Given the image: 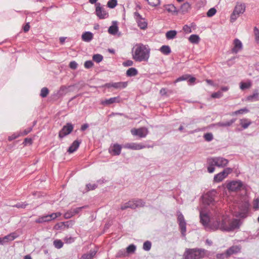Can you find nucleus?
<instances>
[{"mask_svg": "<svg viewBox=\"0 0 259 259\" xmlns=\"http://www.w3.org/2000/svg\"><path fill=\"white\" fill-rule=\"evenodd\" d=\"M233 170L231 168H226L223 171L215 175L213 178L214 182H220L222 181L227 176L232 172Z\"/></svg>", "mask_w": 259, "mask_h": 259, "instance_id": "6e6552de", "label": "nucleus"}, {"mask_svg": "<svg viewBox=\"0 0 259 259\" xmlns=\"http://www.w3.org/2000/svg\"><path fill=\"white\" fill-rule=\"evenodd\" d=\"M241 250V247L238 245H234L229 248L226 251L227 257L230 256L233 254L238 253Z\"/></svg>", "mask_w": 259, "mask_h": 259, "instance_id": "f3484780", "label": "nucleus"}, {"mask_svg": "<svg viewBox=\"0 0 259 259\" xmlns=\"http://www.w3.org/2000/svg\"><path fill=\"white\" fill-rule=\"evenodd\" d=\"M84 66L86 68H90L93 66V63L92 61H87L85 62Z\"/></svg>", "mask_w": 259, "mask_h": 259, "instance_id": "4d7b16f0", "label": "nucleus"}, {"mask_svg": "<svg viewBox=\"0 0 259 259\" xmlns=\"http://www.w3.org/2000/svg\"><path fill=\"white\" fill-rule=\"evenodd\" d=\"M151 243L150 241H147L144 243L143 249L145 250L149 251L151 249Z\"/></svg>", "mask_w": 259, "mask_h": 259, "instance_id": "49530a36", "label": "nucleus"}, {"mask_svg": "<svg viewBox=\"0 0 259 259\" xmlns=\"http://www.w3.org/2000/svg\"><path fill=\"white\" fill-rule=\"evenodd\" d=\"M17 237V236L15 235V233H12L3 238L0 237V244H4L9 241H13Z\"/></svg>", "mask_w": 259, "mask_h": 259, "instance_id": "aec40b11", "label": "nucleus"}, {"mask_svg": "<svg viewBox=\"0 0 259 259\" xmlns=\"http://www.w3.org/2000/svg\"><path fill=\"white\" fill-rule=\"evenodd\" d=\"M121 146L119 144H114L113 146L110 147L109 152L114 155H118L120 154Z\"/></svg>", "mask_w": 259, "mask_h": 259, "instance_id": "412c9836", "label": "nucleus"}, {"mask_svg": "<svg viewBox=\"0 0 259 259\" xmlns=\"http://www.w3.org/2000/svg\"><path fill=\"white\" fill-rule=\"evenodd\" d=\"M134 203L135 209L138 207H142L145 206V202L141 199H133Z\"/></svg>", "mask_w": 259, "mask_h": 259, "instance_id": "7c9ffc66", "label": "nucleus"}, {"mask_svg": "<svg viewBox=\"0 0 259 259\" xmlns=\"http://www.w3.org/2000/svg\"><path fill=\"white\" fill-rule=\"evenodd\" d=\"M123 65L124 66H131L133 65V61L132 60H127L123 63Z\"/></svg>", "mask_w": 259, "mask_h": 259, "instance_id": "052dcab7", "label": "nucleus"}, {"mask_svg": "<svg viewBox=\"0 0 259 259\" xmlns=\"http://www.w3.org/2000/svg\"><path fill=\"white\" fill-rule=\"evenodd\" d=\"M129 208L134 209H135L133 200H130L128 202L122 204L120 207V209L121 210H124Z\"/></svg>", "mask_w": 259, "mask_h": 259, "instance_id": "bb28decb", "label": "nucleus"}, {"mask_svg": "<svg viewBox=\"0 0 259 259\" xmlns=\"http://www.w3.org/2000/svg\"><path fill=\"white\" fill-rule=\"evenodd\" d=\"M61 213L60 212L53 213L51 214L39 217L35 220V223L39 224L49 222L55 219L57 217L61 216Z\"/></svg>", "mask_w": 259, "mask_h": 259, "instance_id": "0eeeda50", "label": "nucleus"}, {"mask_svg": "<svg viewBox=\"0 0 259 259\" xmlns=\"http://www.w3.org/2000/svg\"><path fill=\"white\" fill-rule=\"evenodd\" d=\"M103 59V56L100 54H95L93 56V60L97 63H100Z\"/></svg>", "mask_w": 259, "mask_h": 259, "instance_id": "37998d69", "label": "nucleus"}, {"mask_svg": "<svg viewBox=\"0 0 259 259\" xmlns=\"http://www.w3.org/2000/svg\"><path fill=\"white\" fill-rule=\"evenodd\" d=\"M178 223L185 222L183 215L180 212L178 215Z\"/></svg>", "mask_w": 259, "mask_h": 259, "instance_id": "13d9d810", "label": "nucleus"}, {"mask_svg": "<svg viewBox=\"0 0 259 259\" xmlns=\"http://www.w3.org/2000/svg\"><path fill=\"white\" fill-rule=\"evenodd\" d=\"M217 257L218 258H220V259H223V258H224L225 257L227 258V257L226 252H225V253H221V254H217Z\"/></svg>", "mask_w": 259, "mask_h": 259, "instance_id": "69168bd1", "label": "nucleus"}, {"mask_svg": "<svg viewBox=\"0 0 259 259\" xmlns=\"http://www.w3.org/2000/svg\"><path fill=\"white\" fill-rule=\"evenodd\" d=\"M80 145V142L77 140L74 141L71 145L69 147L67 152L69 153H72L75 151L78 148Z\"/></svg>", "mask_w": 259, "mask_h": 259, "instance_id": "b1692460", "label": "nucleus"}, {"mask_svg": "<svg viewBox=\"0 0 259 259\" xmlns=\"http://www.w3.org/2000/svg\"><path fill=\"white\" fill-rule=\"evenodd\" d=\"M188 82L189 83H190V84H192L193 83H194V82L196 80V78L195 77H189L188 78Z\"/></svg>", "mask_w": 259, "mask_h": 259, "instance_id": "338daca9", "label": "nucleus"}, {"mask_svg": "<svg viewBox=\"0 0 259 259\" xmlns=\"http://www.w3.org/2000/svg\"><path fill=\"white\" fill-rule=\"evenodd\" d=\"M126 74L128 76H134L138 74V71L135 68H130L126 71Z\"/></svg>", "mask_w": 259, "mask_h": 259, "instance_id": "e433bc0d", "label": "nucleus"}, {"mask_svg": "<svg viewBox=\"0 0 259 259\" xmlns=\"http://www.w3.org/2000/svg\"><path fill=\"white\" fill-rule=\"evenodd\" d=\"M127 85V82H118L113 83H108L105 84V86L108 88L113 87L116 89H123Z\"/></svg>", "mask_w": 259, "mask_h": 259, "instance_id": "4468645a", "label": "nucleus"}, {"mask_svg": "<svg viewBox=\"0 0 259 259\" xmlns=\"http://www.w3.org/2000/svg\"><path fill=\"white\" fill-rule=\"evenodd\" d=\"M121 101V99L120 97L117 96L116 97L111 98L108 99H106L105 100H102L101 102V104L104 106H109L111 104L115 103H119Z\"/></svg>", "mask_w": 259, "mask_h": 259, "instance_id": "2eb2a0df", "label": "nucleus"}, {"mask_svg": "<svg viewBox=\"0 0 259 259\" xmlns=\"http://www.w3.org/2000/svg\"><path fill=\"white\" fill-rule=\"evenodd\" d=\"M20 136V134H14L12 135V136H9V138H8V140L9 141H12V140L16 139L17 138H18Z\"/></svg>", "mask_w": 259, "mask_h": 259, "instance_id": "680f3d73", "label": "nucleus"}, {"mask_svg": "<svg viewBox=\"0 0 259 259\" xmlns=\"http://www.w3.org/2000/svg\"><path fill=\"white\" fill-rule=\"evenodd\" d=\"M179 227L181 231V233L183 236L185 235L186 232V222L179 223Z\"/></svg>", "mask_w": 259, "mask_h": 259, "instance_id": "58836bf2", "label": "nucleus"}, {"mask_svg": "<svg viewBox=\"0 0 259 259\" xmlns=\"http://www.w3.org/2000/svg\"><path fill=\"white\" fill-rule=\"evenodd\" d=\"M190 77V75H184L182 76L179 77L175 81L174 83H176L178 82L181 81L183 80H187Z\"/></svg>", "mask_w": 259, "mask_h": 259, "instance_id": "09e8293b", "label": "nucleus"}, {"mask_svg": "<svg viewBox=\"0 0 259 259\" xmlns=\"http://www.w3.org/2000/svg\"><path fill=\"white\" fill-rule=\"evenodd\" d=\"M236 119H232L230 121H226V122H220L216 124V125L220 126H230L233 123L235 122ZM215 125V124H213V126Z\"/></svg>", "mask_w": 259, "mask_h": 259, "instance_id": "2f4dec72", "label": "nucleus"}, {"mask_svg": "<svg viewBox=\"0 0 259 259\" xmlns=\"http://www.w3.org/2000/svg\"><path fill=\"white\" fill-rule=\"evenodd\" d=\"M245 10V6L244 4H238L236 6L235 9L231 15L230 21L234 22L239 17L241 14H243Z\"/></svg>", "mask_w": 259, "mask_h": 259, "instance_id": "39448f33", "label": "nucleus"}, {"mask_svg": "<svg viewBox=\"0 0 259 259\" xmlns=\"http://www.w3.org/2000/svg\"><path fill=\"white\" fill-rule=\"evenodd\" d=\"M134 17L136 20L142 18L141 15L137 12L134 13Z\"/></svg>", "mask_w": 259, "mask_h": 259, "instance_id": "774afa93", "label": "nucleus"}, {"mask_svg": "<svg viewBox=\"0 0 259 259\" xmlns=\"http://www.w3.org/2000/svg\"><path fill=\"white\" fill-rule=\"evenodd\" d=\"M251 121L247 118L240 119V124L243 129L247 128L251 124Z\"/></svg>", "mask_w": 259, "mask_h": 259, "instance_id": "c85d7f7f", "label": "nucleus"}, {"mask_svg": "<svg viewBox=\"0 0 259 259\" xmlns=\"http://www.w3.org/2000/svg\"><path fill=\"white\" fill-rule=\"evenodd\" d=\"M82 39L86 42L90 41L93 38V34L90 32H85L82 34Z\"/></svg>", "mask_w": 259, "mask_h": 259, "instance_id": "cd10ccee", "label": "nucleus"}, {"mask_svg": "<svg viewBox=\"0 0 259 259\" xmlns=\"http://www.w3.org/2000/svg\"><path fill=\"white\" fill-rule=\"evenodd\" d=\"M132 58L136 62H147L150 57V49L147 45L137 44L132 50Z\"/></svg>", "mask_w": 259, "mask_h": 259, "instance_id": "f03ea898", "label": "nucleus"}, {"mask_svg": "<svg viewBox=\"0 0 259 259\" xmlns=\"http://www.w3.org/2000/svg\"><path fill=\"white\" fill-rule=\"evenodd\" d=\"M136 248V247L135 245L131 244L126 248V251L128 253H133L135 252Z\"/></svg>", "mask_w": 259, "mask_h": 259, "instance_id": "8fccbe9b", "label": "nucleus"}, {"mask_svg": "<svg viewBox=\"0 0 259 259\" xmlns=\"http://www.w3.org/2000/svg\"><path fill=\"white\" fill-rule=\"evenodd\" d=\"M69 67L72 69H75L77 67V64L75 61H72L69 64Z\"/></svg>", "mask_w": 259, "mask_h": 259, "instance_id": "bf43d9fd", "label": "nucleus"}, {"mask_svg": "<svg viewBox=\"0 0 259 259\" xmlns=\"http://www.w3.org/2000/svg\"><path fill=\"white\" fill-rule=\"evenodd\" d=\"M210 194L209 192L202 196V203L204 205V208L200 212V222L206 228L209 229L210 218L208 213L205 212L206 207L209 206L210 203Z\"/></svg>", "mask_w": 259, "mask_h": 259, "instance_id": "7ed1b4c3", "label": "nucleus"}, {"mask_svg": "<svg viewBox=\"0 0 259 259\" xmlns=\"http://www.w3.org/2000/svg\"><path fill=\"white\" fill-rule=\"evenodd\" d=\"M96 13L97 16L100 19H105L108 16V13L105 11V9L100 6L99 3L96 4Z\"/></svg>", "mask_w": 259, "mask_h": 259, "instance_id": "f8f14e48", "label": "nucleus"}, {"mask_svg": "<svg viewBox=\"0 0 259 259\" xmlns=\"http://www.w3.org/2000/svg\"><path fill=\"white\" fill-rule=\"evenodd\" d=\"M136 21L141 29H145L147 27V23L143 18L138 19Z\"/></svg>", "mask_w": 259, "mask_h": 259, "instance_id": "c756f323", "label": "nucleus"}, {"mask_svg": "<svg viewBox=\"0 0 259 259\" xmlns=\"http://www.w3.org/2000/svg\"><path fill=\"white\" fill-rule=\"evenodd\" d=\"M191 6L189 3H185L181 6L180 9L178 10V12L181 13L183 14H186L190 10Z\"/></svg>", "mask_w": 259, "mask_h": 259, "instance_id": "5701e85b", "label": "nucleus"}, {"mask_svg": "<svg viewBox=\"0 0 259 259\" xmlns=\"http://www.w3.org/2000/svg\"><path fill=\"white\" fill-rule=\"evenodd\" d=\"M165 9L168 12L170 13H178V11L176 7L173 5H167L165 6Z\"/></svg>", "mask_w": 259, "mask_h": 259, "instance_id": "72a5a7b5", "label": "nucleus"}, {"mask_svg": "<svg viewBox=\"0 0 259 259\" xmlns=\"http://www.w3.org/2000/svg\"><path fill=\"white\" fill-rule=\"evenodd\" d=\"M159 50L163 54L165 55H169L171 53V49L168 46H162Z\"/></svg>", "mask_w": 259, "mask_h": 259, "instance_id": "473e14b6", "label": "nucleus"}, {"mask_svg": "<svg viewBox=\"0 0 259 259\" xmlns=\"http://www.w3.org/2000/svg\"><path fill=\"white\" fill-rule=\"evenodd\" d=\"M55 247L58 249H60L63 247V243L61 240H55L53 242Z\"/></svg>", "mask_w": 259, "mask_h": 259, "instance_id": "79ce46f5", "label": "nucleus"}, {"mask_svg": "<svg viewBox=\"0 0 259 259\" xmlns=\"http://www.w3.org/2000/svg\"><path fill=\"white\" fill-rule=\"evenodd\" d=\"M207 251L203 248H187L184 254L185 259H201L207 254Z\"/></svg>", "mask_w": 259, "mask_h": 259, "instance_id": "20e7f679", "label": "nucleus"}, {"mask_svg": "<svg viewBox=\"0 0 259 259\" xmlns=\"http://www.w3.org/2000/svg\"><path fill=\"white\" fill-rule=\"evenodd\" d=\"M27 205V203H18L15 205V206L17 208H25L26 206Z\"/></svg>", "mask_w": 259, "mask_h": 259, "instance_id": "e2e57ef3", "label": "nucleus"}, {"mask_svg": "<svg viewBox=\"0 0 259 259\" xmlns=\"http://www.w3.org/2000/svg\"><path fill=\"white\" fill-rule=\"evenodd\" d=\"M247 100L251 102L258 101L259 93L258 92V90H254L252 95L248 96L247 97Z\"/></svg>", "mask_w": 259, "mask_h": 259, "instance_id": "393cba45", "label": "nucleus"}, {"mask_svg": "<svg viewBox=\"0 0 259 259\" xmlns=\"http://www.w3.org/2000/svg\"><path fill=\"white\" fill-rule=\"evenodd\" d=\"M49 92V91L48 89L44 87L41 89L40 95L41 97L45 98L48 96Z\"/></svg>", "mask_w": 259, "mask_h": 259, "instance_id": "a18cd8bd", "label": "nucleus"}, {"mask_svg": "<svg viewBox=\"0 0 259 259\" xmlns=\"http://www.w3.org/2000/svg\"><path fill=\"white\" fill-rule=\"evenodd\" d=\"M190 42L193 44H198L200 40V38L198 35L196 34H192L190 36L189 38Z\"/></svg>", "mask_w": 259, "mask_h": 259, "instance_id": "c9c22d12", "label": "nucleus"}, {"mask_svg": "<svg viewBox=\"0 0 259 259\" xmlns=\"http://www.w3.org/2000/svg\"><path fill=\"white\" fill-rule=\"evenodd\" d=\"M177 34L176 30H170L166 33L165 36L167 39H171L174 38Z\"/></svg>", "mask_w": 259, "mask_h": 259, "instance_id": "f704fd0d", "label": "nucleus"}, {"mask_svg": "<svg viewBox=\"0 0 259 259\" xmlns=\"http://www.w3.org/2000/svg\"><path fill=\"white\" fill-rule=\"evenodd\" d=\"M251 86V83L250 81L248 82H241L240 83V88L242 90L248 89L250 88Z\"/></svg>", "mask_w": 259, "mask_h": 259, "instance_id": "ea45409f", "label": "nucleus"}, {"mask_svg": "<svg viewBox=\"0 0 259 259\" xmlns=\"http://www.w3.org/2000/svg\"><path fill=\"white\" fill-rule=\"evenodd\" d=\"M73 130V125L71 123H67L59 132V137L61 139L70 134Z\"/></svg>", "mask_w": 259, "mask_h": 259, "instance_id": "1a4fd4ad", "label": "nucleus"}, {"mask_svg": "<svg viewBox=\"0 0 259 259\" xmlns=\"http://www.w3.org/2000/svg\"><path fill=\"white\" fill-rule=\"evenodd\" d=\"M84 208V206L77 207L74 209H72L70 210L67 211L64 214V217L66 219H69L73 215L78 213L82 209Z\"/></svg>", "mask_w": 259, "mask_h": 259, "instance_id": "a211bd4d", "label": "nucleus"}, {"mask_svg": "<svg viewBox=\"0 0 259 259\" xmlns=\"http://www.w3.org/2000/svg\"><path fill=\"white\" fill-rule=\"evenodd\" d=\"M124 148L127 149H130L132 150H140L146 147L145 146L141 144L131 143H127L124 146Z\"/></svg>", "mask_w": 259, "mask_h": 259, "instance_id": "6ab92c4d", "label": "nucleus"}, {"mask_svg": "<svg viewBox=\"0 0 259 259\" xmlns=\"http://www.w3.org/2000/svg\"><path fill=\"white\" fill-rule=\"evenodd\" d=\"M228 163V160L223 157H214L211 158V166L214 165L218 167H224Z\"/></svg>", "mask_w": 259, "mask_h": 259, "instance_id": "9d476101", "label": "nucleus"}, {"mask_svg": "<svg viewBox=\"0 0 259 259\" xmlns=\"http://www.w3.org/2000/svg\"><path fill=\"white\" fill-rule=\"evenodd\" d=\"M255 39L257 44H259V30L256 27L254 28Z\"/></svg>", "mask_w": 259, "mask_h": 259, "instance_id": "3c124183", "label": "nucleus"}, {"mask_svg": "<svg viewBox=\"0 0 259 259\" xmlns=\"http://www.w3.org/2000/svg\"><path fill=\"white\" fill-rule=\"evenodd\" d=\"M117 0H110L107 3V6L110 8H114L117 5Z\"/></svg>", "mask_w": 259, "mask_h": 259, "instance_id": "de8ad7c7", "label": "nucleus"}, {"mask_svg": "<svg viewBox=\"0 0 259 259\" xmlns=\"http://www.w3.org/2000/svg\"><path fill=\"white\" fill-rule=\"evenodd\" d=\"M229 88L228 87H223L217 92L211 94V98L219 99L223 97V92H227Z\"/></svg>", "mask_w": 259, "mask_h": 259, "instance_id": "4be33fe9", "label": "nucleus"}, {"mask_svg": "<svg viewBox=\"0 0 259 259\" xmlns=\"http://www.w3.org/2000/svg\"><path fill=\"white\" fill-rule=\"evenodd\" d=\"M249 204L245 202L238 206L239 210L235 211L234 215L237 217L245 218L248 211Z\"/></svg>", "mask_w": 259, "mask_h": 259, "instance_id": "423d86ee", "label": "nucleus"}, {"mask_svg": "<svg viewBox=\"0 0 259 259\" xmlns=\"http://www.w3.org/2000/svg\"><path fill=\"white\" fill-rule=\"evenodd\" d=\"M132 134L134 136H138L140 138L145 137L148 133V130L145 127L134 128L131 130Z\"/></svg>", "mask_w": 259, "mask_h": 259, "instance_id": "9b49d317", "label": "nucleus"}, {"mask_svg": "<svg viewBox=\"0 0 259 259\" xmlns=\"http://www.w3.org/2000/svg\"><path fill=\"white\" fill-rule=\"evenodd\" d=\"M242 186V183L240 181H232L227 185L228 189L232 191L240 190Z\"/></svg>", "mask_w": 259, "mask_h": 259, "instance_id": "ddd939ff", "label": "nucleus"}, {"mask_svg": "<svg viewBox=\"0 0 259 259\" xmlns=\"http://www.w3.org/2000/svg\"><path fill=\"white\" fill-rule=\"evenodd\" d=\"M213 223H211V230L220 229L223 231L230 232L239 228L240 221L234 219L229 221L226 217H224L221 213L216 214L214 216Z\"/></svg>", "mask_w": 259, "mask_h": 259, "instance_id": "f257e3e1", "label": "nucleus"}, {"mask_svg": "<svg viewBox=\"0 0 259 259\" xmlns=\"http://www.w3.org/2000/svg\"><path fill=\"white\" fill-rule=\"evenodd\" d=\"M97 251L96 250H91L89 253L83 254L80 259H93L96 254Z\"/></svg>", "mask_w": 259, "mask_h": 259, "instance_id": "a878e982", "label": "nucleus"}, {"mask_svg": "<svg viewBox=\"0 0 259 259\" xmlns=\"http://www.w3.org/2000/svg\"><path fill=\"white\" fill-rule=\"evenodd\" d=\"M66 243H71L74 241V238L72 237H66L64 239Z\"/></svg>", "mask_w": 259, "mask_h": 259, "instance_id": "6e6d98bb", "label": "nucleus"}, {"mask_svg": "<svg viewBox=\"0 0 259 259\" xmlns=\"http://www.w3.org/2000/svg\"><path fill=\"white\" fill-rule=\"evenodd\" d=\"M234 47L232 49V52L233 53L237 54L242 49V44L241 41L237 38H235L233 41Z\"/></svg>", "mask_w": 259, "mask_h": 259, "instance_id": "dca6fc26", "label": "nucleus"}, {"mask_svg": "<svg viewBox=\"0 0 259 259\" xmlns=\"http://www.w3.org/2000/svg\"><path fill=\"white\" fill-rule=\"evenodd\" d=\"M118 31V26L116 24H114L109 27L108 32L111 34H115Z\"/></svg>", "mask_w": 259, "mask_h": 259, "instance_id": "4c0bfd02", "label": "nucleus"}, {"mask_svg": "<svg viewBox=\"0 0 259 259\" xmlns=\"http://www.w3.org/2000/svg\"><path fill=\"white\" fill-rule=\"evenodd\" d=\"M193 24H191V26H189L187 25H185L183 27V30L186 32V33H191L192 32V30H191V27H192L193 26Z\"/></svg>", "mask_w": 259, "mask_h": 259, "instance_id": "603ef678", "label": "nucleus"}, {"mask_svg": "<svg viewBox=\"0 0 259 259\" xmlns=\"http://www.w3.org/2000/svg\"><path fill=\"white\" fill-rule=\"evenodd\" d=\"M69 87L70 86L66 87L65 85L61 87L59 91V94L61 95H63L64 94H66L68 92V89Z\"/></svg>", "mask_w": 259, "mask_h": 259, "instance_id": "a19ab883", "label": "nucleus"}, {"mask_svg": "<svg viewBox=\"0 0 259 259\" xmlns=\"http://www.w3.org/2000/svg\"><path fill=\"white\" fill-rule=\"evenodd\" d=\"M248 112L249 110L247 108H244L233 112L232 115H234L239 114H243L244 113H248Z\"/></svg>", "mask_w": 259, "mask_h": 259, "instance_id": "c03bdc74", "label": "nucleus"}, {"mask_svg": "<svg viewBox=\"0 0 259 259\" xmlns=\"http://www.w3.org/2000/svg\"><path fill=\"white\" fill-rule=\"evenodd\" d=\"M253 207L255 210L259 208V198L254 200L253 202Z\"/></svg>", "mask_w": 259, "mask_h": 259, "instance_id": "5fc2aeb1", "label": "nucleus"}, {"mask_svg": "<svg viewBox=\"0 0 259 259\" xmlns=\"http://www.w3.org/2000/svg\"><path fill=\"white\" fill-rule=\"evenodd\" d=\"M86 187L87 188V191H89L90 190H95L97 187V185L95 184H88L86 185Z\"/></svg>", "mask_w": 259, "mask_h": 259, "instance_id": "864d4df0", "label": "nucleus"}, {"mask_svg": "<svg viewBox=\"0 0 259 259\" xmlns=\"http://www.w3.org/2000/svg\"><path fill=\"white\" fill-rule=\"evenodd\" d=\"M32 127H29L28 129L24 130V132L22 133H21L20 135L25 136L27 135L32 131Z\"/></svg>", "mask_w": 259, "mask_h": 259, "instance_id": "0e129e2a", "label": "nucleus"}]
</instances>
